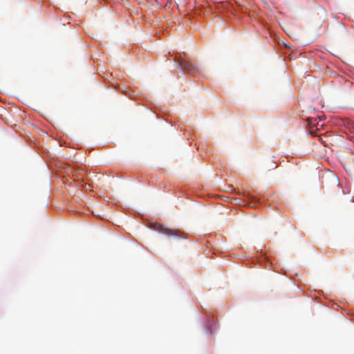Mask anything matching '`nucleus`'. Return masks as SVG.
I'll list each match as a JSON object with an SVG mask.
<instances>
[{
	"mask_svg": "<svg viewBox=\"0 0 354 354\" xmlns=\"http://www.w3.org/2000/svg\"><path fill=\"white\" fill-rule=\"evenodd\" d=\"M152 228L167 236H172L178 239H183L184 237V233L180 230L169 228L160 223H155Z\"/></svg>",
	"mask_w": 354,
	"mask_h": 354,
	"instance_id": "obj_2",
	"label": "nucleus"
},
{
	"mask_svg": "<svg viewBox=\"0 0 354 354\" xmlns=\"http://www.w3.org/2000/svg\"><path fill=\"white\" fill-rule=\"evenodd\" d=\"M307 124L310 129L316 127V130L318 129L319 122L317 121L316 118H308Z\"/></svg>",
	"mask_w": 354,
	"mask_h": 354,
	"instance_id": "obj_3",
	"label": "nucleus"
},
{
	"mask_svg": "<svg viewBox=\"0 0 354 354\" xmlns=\"http://www.w3.org/2000/svg\"><path fill=\"white\" fill-rule=\"evenodd\" d=\"M174 61L183 72L189 75L196 76L200 73V69L197 66L187 61L181 55H176Z\"/></svg>",
	"mask_w": 354,
	"mask_h": 354,
	"instance_id": "obj_1",
	"label": "nucleus"
}]
</instances>
